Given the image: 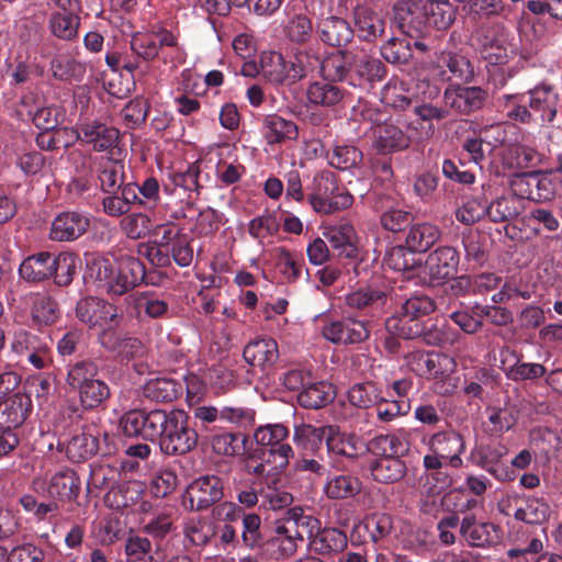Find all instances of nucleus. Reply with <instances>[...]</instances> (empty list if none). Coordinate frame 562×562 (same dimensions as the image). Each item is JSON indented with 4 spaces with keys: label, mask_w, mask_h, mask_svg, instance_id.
<instances>
[{
    "label": "nucleus",
    "mask_w": 562,
    "mask_h": 562,
    "mask_svg": "<svg viewBox=\"0 0 562 562\" xmlns=\"http://www.w3.org/2000/svg\"><path fill=\"white\" fill-rule=\"evenodd\" d=\"M98 179L102 192H119L125 181L124 165L120 160H103L100 164Z\"/></svg>",
    "instance_id": "obj_44"
},
{
    "label": "nucleus",
    "mask_w": 562,
    "mask_h": 562,
    "mask_svg": "<svg viewBox=\"0 0 562 562\" xmlns=\"http://www.w3.org/2000/svg\"><path fill=\"white\" fill-rule=\"evenodd\" d=\"M32 408L30 396L21 392L14 393L2 402L0 413L5 415L3 420L9 427L21 425L29 416Z\"/></svg>",
    "instance_id": "obj_40"
},
{
    "label": "nucleus",
    "mask_w": 562,
    "mask_h": 562,
    "mask_svg": "<svg viewBox=\"0 0 562 562\" xmlns=\"http://www.w3.org/2000/svg\"><path fill=\"white\" fill-rule=\"evenodd\" d=\"M438 64L440 67H445L449 70L450 76L448 80L469 83L474 79V67L470 59L463 55L452 52H442L438 57Z\"/></svg>",
    "instance_id": "obj_34"
},
{
    "label": "nucleus",
    "mask_w": 562,
    "mask_h": 562,
    "mask_svg": "<svg viewBox=\"0 0 562 562\" xmlns=\"http://www.w3.org/2000/svg\"><path fill=\"white\" fill-rule=\"evenodd\" d=\"M248 437L243 432H223L212 437L211 445L215 453L234 457L247 452Z\"/></svg>",
    "instance_id": "obj_45"
},
{
    "label": "nucleus",
    "mask_w": 562,
    "mask_h": 562,
    "mask_svg": "<svg viewBox=\"0 0 562 562\" xmlns=\"http://www.w3.org/2000/svg\"><path fill=\"white\" fill-rule=\"evenodd\" d=\"M431 452L448 460L453 468L462 465L460 454L465 449L463 437L457 431H440L432 435L428 442Z\"/></svg>",
    "instance_id": "obj_11"
},
{
    "label": "nucleus",
    "mask_w": 562,
    "mask_h": 562,
    "mask_svg": "<svg viewBox=\"0 0 562 562\" xmlns=\"http://www.w3.org/2000/svg\"><path fill=\"white\" fill-rule=\"evenodd\" d=\"M290 529L282 518L276 524L274 535L267 540V543L277 549L278 558L288 559L294 555L302 543L300 538L289 532Z\"/></svg>",
    "instance_id": "obj_46"
},
{
    "label": "nucleus",
    "mask_w": 562,
    "mask_h": 562,
    "mask_svg": "<svg viewBox=\"0 0 562 562\" xmlns=\"http://www.w3.org/2000/svg\"><path fill=\"white\" fill-rule=\"evenodd\" d=\"M460 533L471 547L485 548L498 541V528L492 522H480L473 515L465 516Z\"/></svg>",
    "instance_id": "obj_13"
},
{
    "label": "nucleus",
    "mask_w": 562,
    "mask_h": 562,
    "mask_svg": "<svg viewBox=\"0 0 562 562\" xmlns=\"http://www.w3.org/2000/svg\"><path fill=\"white\" fill-rule=\"evenodd\" d=\"M335 398V391L330 383L321 381L307 383L297 395L299 404L308 409H318L329 404Z\"/></svg>",
    "instance_id": "obj_31"
},
{
    "label": "nucleus",
    "mask_w": 562,
    "mask_h": 562,
    "mask_svg": "<svg viewBox=\"0 0 562 562\" xmlns=\"http://www.w3.org/2000/svg\"><path fill=\"white\" fill-rule=\"evenodd\" d=\"M104 348L115 351L123 359H131L143 351V344L134 337H114L113 333L103 331L100 337Z\"/></svg>",
    "instance_id": "obj_51"
},
{
    "label": "nucleus",
    "mask_w": 562,
    "mask_h": 562,
    "mask_svg": "<svg viewBox=\"0 0 562 562\" xmlns=\"http://www.w3.org/2000/svg\"><path fill=\"white\" fill-rule=\"evenodd\" d=\"M509 356L516 358L515 352L509 348H503L501 350V368L506 376L513 381L536 380L547 373L546 368L540 363L519 362L517 360L514 364L506 366Z\"/></svg>",
    "instance_id": "obj_32"
},
{
    "label": "nucleus",
    "mask_w": 562,
    "mask_h": 562,
    "mask_svg": "<svg viewBox=\"0 0 562 562\" xmlns=\"http://www.w3.org/2000/svg\"><path fill=\"white\" fill-rule=\"evenodd\" d=\"M90 227L88 215L79 212H63L58 214L50 228V239L72 241L81 237Z\"/></svg>",
    "instance_id": "obj_9"
},
{
    "label": "nucleus",
    "mask_w": 562,
    "mask_h": 562,
    "mask_svg": "<svg viewBox=\"0 0 562 562\" xmlns=\"http://www.w3.org/2000/svg\"><path fill=\"white\" fill-rule=\"evenodd\" d=\"M120 426L127 437L158 442L167 456H184L198 445V432L182 409H132L121 417Z\"/></svg>",
    "instance_id": "obj_1"
},
{
    "label": "nucleus",
    "mask_w": 562,
    "mask_h": 562,
    "mask_svg": "<svg viewBox=\"0 0 562 562\" xmlns=\"http://www.w3.org/2000/svg\"><path fill=\"white\" fill-rule=\"evenodd\" d=\"M79 258L71 252H60L57 256H53V271L54 282L57 286H68L79 267Z\"/></svg>",
    "instance_id": "obj_47"
},
{
    "label": "nucleus",
    "mask_w": 562,
    "mask_h": 562,
    "mask_svg": "<svg viewBox=\"0 0 562 562\" xmlns=\"http://www.w3.org/2000/svg\"><path fill=\"white\" fill-rule=\"evenodd\" d=\"M56 2L63 8V12H56L50 16V31L56 37L70 41L77 36L79 26V19L72 12L76 2L71 0H56Z\"/></svg>",
    "instance_id": "obj_19"
},
{
    "label": "nucleus",
    "mask_w": 562,
    "mask_h": 562,
    "mask_svg": "<svg viewBox=\"0 0 562 562\" xmlns=\"http://www.w3.org/2000/svg\"><path fill=\"white\" fill-rule=\"evenodd\" d=\"M310 549L323 557H330L342 552L348 546V538L344 531L337 528L319 529L312 541L308 542Z\"/></svg>",
    "instance_id": "obj_21"
},
{
    "label": "nucleus",
    "mask_w": 562,
    "mask_h": 562,
    "mask_svg": "<svg viewBox=\"0 0 562 562\" xmlns=\"http://www.w3.org/2000/svg\"><path fill=\"white\" fill-rule=\"evenodd\" d=\"M241 543L250 550H259L267 542L261 530V518L255 513L244 514L241 519Z\"/></svg>",
    "instance_id": "obj_54"
},
{
    "label": "nucleus",
    "mask_w": 562,
    "mask_h": 562,
    "mask_svg": "<svg viewBox=\"0 0 562 562\" xmlns=\"http://www.w3.org/2000/svg\"><path fill=\"white\" fill-rule=\"evenodd\" d=\"M87 267L89 276L94 279L98 286L110 294L121 295L119 262L114 263L105 257L95 256L88 261Z\"/></svg>",
    "instance_id": "obj_12"
},
{
    "label": "nucleus",
    "mask_w": 562,
    "mask_h": 562,
    "mask_svg": "<svg viewBox=\"0 0 562 562\" xmlns=\"http://www.w3.org/2000/svg\"><path fill=\"white\" fill-rule=\"evenodd\" d=\"M243 356L245 361L252 367H270L279 358L278 344L272 338L256 339L244 348Z\"/></svg>",
    "instance_id": "obj_22"
},
{
    "label": "nucleus",
    "mask_w": 562,
    "mask_h": 562,
    "mask_svg": "<svg viewBox=\"0 0 562 562\" xmlns=\"http://www.w3.org/2000/svg\"><path fill=\"white\" fill-rule=\"evenodd\" d=\"M550 505L540 497H529L524 506L516 509L514 517L530 525H540L550 517Z\"/></svg>",
    "instance_id": "obj_48"
},
{
    "label": "nucleus",
    "mask_w": 562,
    "mask_h": 562,
    "mask_svg": "<svg viewBox=\"0 0 562 562\" xmlns=\"http://www.w3.org/2000/svg\"><path fill=\"white\" fill-rule=\"evenodd\" d=\"M53 77L60 81H80L87 72L85 63L67 54H58L50 61Z\"/></svg>",
    "instance_id": "obj_41"
},
{
    "label": "nucleus",
    "mask_w": 562,
    "mask_h": 562,
    "mask_svg": "<svg viewBox=\"0 0 562 562\" xmlns=\"http://www.w3.org/2000/svg\"><path fill=\"white\" fill-rule=\"evenodd\" d=\"M367 450L379 458H400L408 451V445L398 435H379L368 442Z\"/></svg>",
    "instance_id": "obj_39"
},
{
    "label": "nucleus",
    "mask_w": 562,
    "mask_h": 562,
    "mask_svg": "<svg viewBox=\"0 0 562 562\" xmlns=\"http://www.w3.org/2000/svg\"><path fill=\"white\" fill-rule=\"evenodd\" d=\"M440 238V229L430 223L412 225L406 234L405 244L417 252L427 251Z\"/></svg>",
    "instance_id": "obj_37"
},
{
    "label": "nucleus",
    "mask_w": 562,
    "mask_h": 562,
    "mask_svg": "<svg viewBox=\"0 0 562 562\" xmlns=\"http://www.w3.org/2000/svg\"><path fill=\"white\" fill-rule=\"evenodd\" d=\"M80 492V481L76 472L70 469L55 473L48 483L47 493L52 498L75 499Z\"/></svg>",
    "instance_id": "obj_29"
},
{
    "label": "nucleus",
    "mask_w": 562,
    "mask_h": 562,
    "mask_svg": "<svg viewBox=\"0 0 562 562\" xmlns=\"http://www.w3.org/2000/svg\"><path fill=\"white\" fill-rule=\"evenodd\" d=\"M285 524L291 528L290 533H294L302 542L305 538L312 541V538L321 529V521L313 515L306 514L301 507H293L286 512L283 518Z\"/></svg>",
    "instance_id": "obj_28"
},
{
    "label": "nucleus",
    "mask_w": 562,
    "mask_h": 562,
    "mask_svg": "<svg viewBox=\"0 0 562 562\" xmlns=\"http://www.w3.org/2000/svg\"><path fill=\"white\" fill-rule=\"evenodd\" d=\"M387 300V294L384 291L363 289L352 292L346 296V304L351 308L366 310L375 308L381 310Z\"/></svg>",
    "instance_id": "obj_59"
},
{
    "label": "nucleus",
    "mask_w": 562,
    "mask_h": 562,
    "mask_svg": "<svg viewBox=\"0 0 562 562\" xmlns=\"http://www.w3.org/2000/svg\"><path fill=\"white\" fill-rule=\"evenodd\" d=\"M306 430L307 435L324 440L331 460L341 463L342 467L355 462L366 452L357 435L344 432L336 425L308 426Z\"/></svg>",
    "instance_id": "obj_3"
},
{
    "label": "nucleus",
    "mask_w": 562,
    "mask_h": 562,
    "mask_svg": "<svg viewBox=\"0 0 562 562\" xmlns=\"http://www.w3.org/2000/svg\"><path fill=\"white\" fill-rule=\"evenodd\" d=\"M31 301V317L37 325H52L60 316L57 301L47 292H36L29 295Z\"/></svg>",
    "instance_id": "obj_26"
},
{
    "label": "nucleus",
    "mask_w": 562,
    "mask_h": 562,
    "mask_svg": "<svg viewBox=\"0 0 562 562\" xmlns=\"http://www.w3.org/2000/svg\"><path fill=\"white\" fill-rule=\"evenodd\" d=\"M487 99V92L481 87L451 86L445 90L446 108L458 114H471L481 110Z\"/></svg>",
    "instance_id": "obj_8"
},
{
    "label": "nucleus",
    "mask_w": 562,
    "mask_h": 562,
    "mask_svg": "<svg viewBox=\"0 0 562 562\" xmlns=\"http://www.w3.org/2000/svg\"><path fill=\"white\" fill-rule=\"evenodd\" d=\"M112 438L94 425H86L68 441L66 453L74 462L89 460L98 452L111 453Z\"/></svg>",
    "instance_id": "obj_6"
},
{
    "label": "nucleus",
    "mask_w": 562,
    "mask_h": 562,
    "mask_svg": "<svg viewBox=\"0 0 562 562\" xmlns=\"http://www.w3.org/2000/svg\"><path fill=\"white\" fill-rule=\"evenodd\" d=\"M380 53L390 64H407L413 57L412 42L407 37H390L381 46Z\"/></svg>",
    "instance_id": "obj_53"
},
{
    "label": "nucleus",
    "mask_w": 562,
    "mask_h": 562,
    "mask_svg": "<svg viewBox=\"0 0 562 562\" xmlns=\"http://www.w3.org/2000/svg\"><path fill=\"white\" fill-rule=\"evenodd\" d=\"M459 262L460 255L454 247L436 248L419 266V283L430 286L443 284L458 272Z\"/></svg>",
    "instance_id": "obj_5"
},
{
    "label": "nucleus",
    "mask_w": 562,
    "mask_h": 562,
    "mask_svg": "<svg viewBox=\"0 0 562 562\" xmlns=\"http://www.w3.org/2000/svg\"><path fill=\"white\" fill-rule=\"evenodd\" d=\"M386 76V67L376 57L355 54L350 86H361L363 82H380Z\"/></svg>",
    "instance_id": "obj_17"
},
{
    "label": "nucleus",
    "mask_w": 562,
    "mask_h": 562,
    "mask_svg": "<svg viewBox=\"0 0 562 562\" xmlns=\"http://www.w3.org/2000/svg\"><path fill=\"white\" fill-rule=\"evenodd\" d=\"M436 308L435 302L427 295H415L405 299L401 303L400 313L411 323H419L418 318L432 313Z\"/></svg>",
    "instance_id": "obj_61"
},
{
    "label": "nucleus",
    "mask_w": 562,
    "mask_h": 562,
    "mask_svg": "<svg viewBox=\"0 0 562 562\" xmlns=\"http://www.w3.org/2000/svg\"><path fill=\"white\" fill-rule=\"evenodd\" d=\"M0 555L5 558L7 562H44L45 560L44 550L31 542L15 546L11 550L0 546Z\"/></svg>",
    "instance_id": "obj_62"
},
{
    "label": "nucleus",
    "mask_w": 562,
    "mask_h": 562,
    "mask_svg": "<svg viewBox=\"0 0 562 562\" xmlns=\"http://www.w3.org/2000/svg\"><path fill=\"white\" fill-rule=\"evenodd\" d=\"M530 110L539 113L538 121L542 123H552L557 116L558 109L555 95L553 94L552 86L548 83H540L535 88L528 90Z\"/></svg>",
    "instance_id": "obj_18"
},
{
    "label": "nucleus",
    "mask_w": 562,
    "mask_h": 562,
    "mask_svg": "<svg viewBox=\"0 0 562 562\" xmlns=\"http://www.w3.org/2000/svg\"><path fill=\"white\" fill-rule=\"evenodd\" d=\"M53 254L41 251L26 257L19 267L20 277L29 283H41L52 278Z\"/></svg>",
    "instance_id": "obj_20"
},
{
    "label": "nucleus",
    "mask_w": 562,
    "mask_h": 562,
    "mask_svg": "<svg viewBox=\"0 0 562 562\" xmlns=\"http://www.w3.org/2000/svg\"><path fill=\"white\" fill-rule=\"evenodd\" d=\"M381 391L373 382L357 383L348 391L350 404L358 408H369L378 403Z\"/></svg>",
    "instance_id": "obj_63"
},
{
    "label": "nucleus",
    "mask_w": 562,
    "mask_h": 562,
    "mask_svg": "<svg viewBox=\"0 0 562 562\" xmlns=\"http://www.w3.org/2000/svg\"><path fill=\"white\" fill-rule=\"evenodd\" d=\"M153 227L150 217L140 212L127 213L120 222L121 231L130 239H140L146 237Z\"/></svg>",
    "instance_id": "obj_60"
},
{
    "label": "nucleus",
    "mask_w": 562,
    "mask_h": 562,
    "mask_svg": "<svg viewBox=\"0 0 562 562\" xmlns=\"http://www.w3.org/2000/svg\"><path fill=\"white\" fill-rule=\"evenodd\" d=\"M498 106L506 113V116L521 124H531L538 122L533 116L529 105L521 104L524 94L503 93L495 97Z\"/></svg>",
    "instance_id": "obj_38"
},
{
    "label": "nucleus",
    "mask_w": 562,
    "mask_h": 562,
    "mask_svg": "<svg viewBox=\"0 0 562 562\" xmlns=\"http://www.w3.org/2000/svg\"><path fill=\"white\" fill-rule=\"evenodd\" d=\"M370 470L373 480L383 484L400 482L407 473L406 463L401 458H378Z\"/></svg>",
    "instance_id": "obj_33"
},
{
    "label": "nucleus",
    "mask_w": 562,
    "mask_h": 562,
    "mask_svg": "<svg viewBox=\"0 0 562 562\" xmlns=\"http://www.w3.org/2000/svg\"><path fill=\"white\" fill-rule=\"evenodd\" d=\"M306 95L312 104L331 108L345 100L347 91L336 82L324 79L311 83Z\"/></svg>",
    "instance_id": "obj_24"
},
{
    "label": "nucleus",
    "mask_w": 562,
    "mask_h": 562,
    "mask_svg": "<svg viewBox=\"0 0 562 562\" xmlns=\"http://www.w3.org/2000/svg\"><path fill=\"white\" fill-rule=\"evenodd\" d=\"M289 61L276 52L265 53L261 56V74L273 83H286L289 72Z\"/></svg>",
    "instance_id": "obj_50"
},
{
    "label": "nucleus",
    "mask_w": 562,
    "mask_h": 562,
    "mask_svg": "<svg viewBox=\"0 0 562 562\" xmlns=\"http://www.w3.org/2000/svg\"><path fill=\"white\" fill-rule=\"evenodd\" d=\"M100 308L111 310V303L98 297L81 299L76 306L77 317L89 327L101 325V316H99Z\"/></svg>",
    "instance_id": "obj_64"
},
{
    "label": "nucleus",
    "mask_w": 562,
    "mask_h": 562,
    "mask_svg": "<svg viewBox=\"0 0 562 562\" xmlns=\"http://www.w3.org/2000/svg\"><path fill=\"white\" fill-rule=\"evenodd\" d=\"M99 371L98 363L92 359H82L67 367V384L78 390L86 383L95 379Z\"/></svg>",
    "instance_id": "obj_52"
},
{
    "label": "nucleus",
    "mask_w": 562,
    "mask_h": 562,
    "mask_svg": "<svg viewBox=\"0 0 562 562\" xmlns=\"http://www.w3.org/2000/svg\"><path fill=\"white\" fill-rule=\"evenodd\" d=\"M321 40L334 47L347 45L353 37V31L341 18L328 16L318 24Z\"/></svg>",
    "instance_id": "obj_27"
},
{
    "label": "nucleus",
    "mask_w": 562,
    "mask_h": 562,
    "mask_svg": "<svg viewBox=\"0 0 562 562\" xmlns=\"http://www.w3.org/2000/svg\"><path fill=\"white\" fill-rule=\"evenodd\" d=\"M323 336L334 344H359L369 338V329L361 321L345 318L331 322L322 329Z\"/></svg>",
    "instance_id": "obj_10"
},
{
    "label": "nucleus",
    "mask_w": 562,
    "mask_h": 562,
    "mask_svg": "<svg viewBox=\"0 0 562 562\" xmlns=\"http://www.w3.org/2000/svg\"><path fill=\"white\" fill-rule=\"evenodd\" d=\"M120 132L113 126L92 122L80 126L78 138L92 145L97 151H105L116 146Z\"/></svg>",
    "instance_id": "obj_16"
},
{
    "label": "nucleus",
    "mask_w": 562,
    "mask_h": 562,
    "mask_svg": "<svg viewBox=\"0 0 562 562\" xmlns=\"http://www.w3.org/2000/svg\"><path fill=\"white\" fill-rule=\"evenodd\" d=\"M373 135V145L381 154L402 151L411 145V137L393 123L379 124L374 127Z\"/></svg>",
    "instance_id": "obj_15"
},
{
    "label": "nucleus",
    "mask_w": 562,
    "mask_h": 562,
    "mask_svg": "<svg viewBox=\"0 0 562 562\" xmlns=\"http://www.w3.org/2000/svg\"><path fill=\"white\" fill-rule=\"evenodd\" d=\"M424 9L428 24L438 30L448 29L454 21V13L449 0H428Z\"/></svg>",
    "instance_id": "obj_58"
},
{
    "label": "nucleus",
    "mask_w": 562,
    "mask_h": 562,
    "mask_svg": "<svg viewBox=\"0 0 562 562\" xmlns=\"http://www.w3.org/2000/svg\"><path fill=\"white\" fill-rule=\"evenodd\" d=\"M333 249L338 251V256L352 258L357 254L355 245L356 233L351 224L345 222L331 226L325 233Z\"/></svg>",
    "instance_id": "obj_35"
},
{
    "label": "nucleus",
    "mask_w": 562,
    "mask_h": 562,
    "mask_svg": "<svg viewBox=\"0 0 562 562\" xmlns=\"http://www.w3.org/2000/svg\"><path fill=\"white\" fill-rule=\"evenodd\" d=\"M361 481L350 474H338L328 477L324 491L330 499H346L356 496L361 492Z\"/></svg>",
    "instance_id": "obj_42"
},
{
    "label": "nucleus",
    "mask_w": 562,
    "mask_h": 562,
    "mask_svg": "<svg viewBox=\"0 0 562 562\" xmlns=\"http://www.w3.org/2000/svg\"><path fill=\"white\" fill-rule=\"evenodd\" d=\"M181 394L182 385L173 379H151L143 387L144 397L157 403H170Z\"/></svg>",
    "instance_id": "obj_36"
},
{
    "label": "nucleus",
    "mask_w": 562,
    "mask_h": 562,
    "mask_svg": "<svg viewBox=\"0 0 562 562\" xmlns=\"http://www.w3.org/2000/svg\"><path fill=\"white\" fill-rule=\"evenodd\" d=\"M355 23L360 37L367 42H374L385 31V20L383 16L366 5L356 8Z\"/></svg>",
    "instance_id": "obj_25"
},
{
    "label": "nucleus",
    "mask_w": 562,
    "mask_h": 562,
    "mask_svg": "<svg viewBox=\"0 0 562 562\" xmlns=\"http://www.w3.org/2000/svg\"><path fill=\"white\" fill-rule=\"evenodd\" d=\"M127 302L136 311L138 317L144 314L149 318H159L168 311L167 302L147 292L133 293L127 296Z\"/></svg>",
    "instance_id": "obj_43"
},
{
    "label": "nucleus",
    "mask_w": 562,
    "mask_h": 562,
    "mask_svg": "<svg viewBox=\"0 0 562 562\" xmlns=\"http://www.w3.org/2000/svg\"><path fill=\"white\" fill-rule=\"evenodd\" d=\"M308 200L314 211L331 214L351 206L353 196L338 184L334 172L324 170L314 176Z\"/></svg>",
    "instance_id": "obj_2"
},
{
    "label": "nucleus",
    "mask_w": 562,
    "mask_h": 562,
    "mask_svg": "<svg viewBox=\"0 0 562 562\" xmlns=\"http://www.w3.org/2000/svg\"><path fill=\"white\" fill-rule=\"evenodd\" d=\"M288 85H293L319 67V59L314 54L306 50L296 52L289 60Z\"/></svg>",
    "instance_id": "obj_49"
},
{
    "label": "nucleus",
    "mask_w": 562,
    "mask_h": 562,
    "mask_svg": "<svg viewBox=\"0 0 562 562\" xmlns=\"http://www.w3.org/2000/svg\"><path fill=\"white\" fill-rule=\"evenodd\" d=\"M263 136L269 144L283 143L296 139L299 136L297 125L277 114L267 115L262 121Z\"/></svg>",
    "instance_id": "obj_30"
},
{
    "label": "nucleus",
    "mask_w": 562,
    "mask_h": 562,
    "mask_svg": "<svg viewBox=\"0 0 562 562\" xmlns=\"http://www.w3.org/2000/svg\"><path fill=\"white\" fill-rule=\"evenodd\" d=\"M288 436V428L281 424L261 426L255 431V440L261 446L258 459L270 463L273 471L285 469L294 454L292 447L283 442Z\"/></svg>",
    "instance_id": "obj_4"
},
{
    "label": "nucleus",
    "mask_w": 562,
    "mask_h": 562,
    "mask_svg": "<svg viewBox=\"0 0 562 562\" xmlns=\"http://www.w3.org/2000/svg\"><path fill=\"white\" fill-rule=\"evenodd\" d=\"M77 391L79 393V402L86 409H93L100 406L111 394L109 385L100 379L86 383Z\"/></svg>",
    "instance_id": "obj_55"
},
{
    "label": "nucleus",
    "mask_w": 562,
    "mask_h": 562,
    "mask_svg": "<svg viewBox=\"0 0 562 562\" xmlns=\"http://www.w3.org/2000/svg\"><path fill=\"white\" fill-rule=\"evenodd\" d=\"M126 562H159L153 555V546L148 538L131 535L124 544Z\"/></svg>",
    "instance_id": "obj_57"
},
{
    "label": "nucleus",
    "mask_w": 562,
    "mask_h": 562,
    "mask_svg": "<svg viewBox=\"0 0 562 562\" xmlns=\"http://www.w3.org/2000/svg\"><path fill=\"white\" fill-rule=\"evenodd\" d=\"M414 252L407 246H396L386 252L384 262L392 270L403 272L407 279H417L419 283L422 260L416 259Z\"/></svg>",
    "instance_id": "obj_23"
},
{
    "label": "nucleus",
    "mask_w": 562,
    "mask_h": 562,
    "mask_svg": "<svg viewBox=\"0 0 562 562\" xmlns=\"http://www.w3.org/2000/svg\"><path fill=\"white\" fill-rule=\"evenodd\" d=\"M224 496L223 480L213 474L201 475L186 490V498L191 510H204L221 502Z\"/></svg>",
    "instance_id": "obj_7"
},
{
    "label": "nucleus",
    "mask_w": 562,
    "mask_h": 562,
    "mask_svg": "<svg viewBox=\"0 0 562 562\" xmlns=\"http://www.w3.org/2000/svg\"><path fill=\"white\" fill-rule=\"evenodd\" d=\"M355 53L350 50H336L319 60L321 75L325 80L333 82L348 81L350 83Z\"/></svg>",
    "instance_id": "obj_14"
},
{
    "label": "nucleus",
    "mask_w": 562,
    "mask_h": 562,
    "mask_svg": "<svg viewBox=\"0 0 562 562\" xmlns=\"http://www.w3.org/2000/svg\"><path fill=\"white\" fill-rule=\"evenodd\" d=\"M92 533L102 546H112L123 537V524L115 514L104 516L94 525Z\"/></svg>",
    "instance_id": "obj_56"
}]
</instances>
